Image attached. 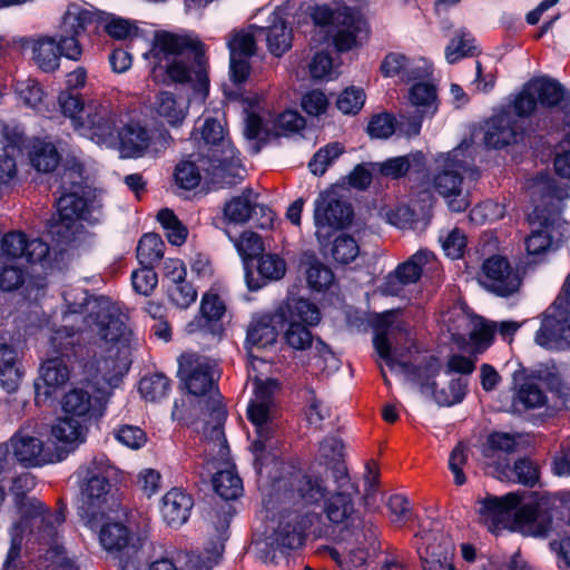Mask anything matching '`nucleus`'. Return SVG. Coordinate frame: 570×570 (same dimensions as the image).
<instances>
[{
	"label": "nucleus",
	"instance_id": "f257e3e1",
	"mask_svg": "<svg viewBox=\"0 0 570 570\" xmlns=\"http://www.w3.org/2000/svg\"><path fill=\"white\" fill-rule=\"evenodd\" d=\"M87 337L94 346L92 355L83 362L86 379L99 384L111 383L128 372L131 331L122 321L119 308L108 298L87 303Z\"/></svg>",
	"mask_w": 570,
	"mask_h": 570
},
{
	"label": "nucleus",
	"instance_id": "f03ea898",
	"mask_svg": "<svg viewBox=\"0 0 570 570\" xmlns=\"http://www.w3.org/2000/svg\"><path fill=\"white\" fill-rule=\"evenodd\" d=\"M311 23L321 36H370L371 24L360 6H350L344 1L312 3L306 7L304 17L297 14L291 0L276 6L267 18L266 26L249 24L247 28L233 29L227 36H294V24Z\"/></svg>",
	"mask_w": 570,
	"mask_h": 570
},
{
	"label": "nucleus",
	"instance_id": "7ed1b4c3",
	"mask_svg": "<svg viewBox=\"0 0 570 570\" xmlns=\"http://www.w3.org/2000/svg\"><path fill=\"white\" fill-rule=\"evenodd\" d=\"M527 190L534 204V209L528 215V220L532 227L537 226L538 228L531 230L525 239V246L529 254L539 255L557 248L562 240V233L554 225L559 220V204L568 197V193L548 175H540L529 180Z\"/></svg>",
	"mask_w": 570,
	"mask_h": 570
},
{
	"label": "nucleus",
	"instance_id": "20e7f679",
	"mask_svg": "<svg viewBox=\"0 0 570 570\" xmlns=\"http://www.w3.org/2000/svg\"><path fill=\"white\" fill-rule=\"evenodd\" d=\"M521 500V495L515 492L503 497L487 494L478 500L479 521L491 532L509 529L528 535H546L551 525V517L533 504H525L518 509Z\"/></svg>",
	"mask_w": 570,
	"mask_h": 570
},
{
	"label": "nucleus",
	"instance_id": "39448f33",
	"mask_svg": "<svg viewBox=\"0 0 570 570\" xmlns=\"http://www.w3.org/2000/svg\"><path fill=\"white\" fill-rule=\"evenodd\" d=\"M402 309H391L377 316L374 330V346L380 357L391 370L399 368L407 380L420 385L424 393L432 389V381L440 373L441 363L432 356H424L416 364L404 358L397 348L392 351V345L397 343V336L406 333L405 323L399 320Z\"/></svg>",
	"mask_w": 570,
	"mask_h": 570
},
{
	"label": "nucleus",
	"instance_id": "423d86ee",
	"mask_svg": "<svg viewBox=\"0 0 570 570\" xmlns=\"http://www.w3.org/2000/svg\"><path fill=\"white\" fill-rule=\"evenodd\" d=\"M149 53L159 59L173 56L174 60L166 69L168 77L179 83L195 80V90L207 95V58L200 41L193 38H154Z\"/></svg>",
	"mask_w": 570,
	"mask_h": 570
},
{
	"label": "nucleus",
	"instance_id": "0eeeda50",
	"mask_svg": "<svg viewBox=\"0 0 570 570\" xmlns=\"http://www.w3.org/2000/svg\"><path fill=\"white\" fill-rule=\"evenodd\" d=\"M112 466L105 458H95L80 487V515L90 525L102 520L119 505L117 489L110 483Z\"/></svg>",
	"mask_w": 570,
	"mask_h": 570
},
{
	"label": "nucleus",
	"instance_id": "6e6552de",
	"mask_svg": "<svg viewBox=\"0 0 570 570\" xmlns=\"http://www.w3.org/2000/svg\"><path fill=\"white\" fill-rule=\"evenodd\" d=\"M465 176L476 179L479 171L473 167L471 157L463 149L455 148L442 158L441 168L433 177L434 191L443 197L450 210L455 213L464 212L471 205L469 191L463 187Z\"/></svg>",
	"mask_w": 570,
	"mask_h": 570
},
{
	"label": "nucleus",
	"instance_id": "1a4fd4ad",
	"mask_svg": "<svg viewBox=\"0 0 570 570\" xmlns=\"http://www.w3.org/2000/svg\"><path fill=\"white\" fill-rule=\"evenodd\" d=\"M255 399L248 405V419L256 428L257 438L252 444L256 455V462L261 461L264 453L275 449V433L277 423L275 420L274 393L278 389V382L274 379H254Z\"/></svg>",
	"mask_w": 570,
	"mask_h": 570
},
{
	"label": "nucleus",
	"instance_id": "9d476101",
	"mask_svg": "<svg viewBox=\"0 0 570 570\" xmlns=\"http://www.w3.org/2000/svg\"><path fill=\"white\" fill-rule=\"evenodd\" d=\"M277 316L286 326L284 340L295 351L311 348L314 337L309 326L318 324L321 314L315 304L308 299L289 296L277 307Z\"/></svg>",
	"mask_w": 570,
	"mask_h": 570
},
{
	"label": "nucleus",
	"instance_id": "9b49d317",
	"mask_svg": "<svg viewBox=\"0 0 570 570\" xmlns=\"http://www.w3.org/2000/svg\"><path fill=\"white\" fill-rule=\"evenodd\" d=\"M334 490L324 503V513L328 521L354 531L362 524L354 507V497L358 493L357 487L352 483L347 466L336 463L333 468Z\"/></svg>",
	"mask_w": 570,
	"mask_h": 570
},
{
	"label": "nucleus",
	"instance_id": "f8f14e48",
	"mask_svg": "<svg viewBox=\"0 0 570 570\" xmlns=\"http://www.w3.org/2000/svg\"><path fill=\"white\" fill-rule=\"evenodd\" d=\"M203 453L204 461L227 464L229 448L224 433L226 411L218 399L210 396L203 410Z\"/></svg>",
	"mask_w": 570,
	"mask_h": 570
},
{
	"label": "nucleus",
	"instance_id": "ddd939ff",
	"mask_svg": "<svg viewBox=\"0 0 570 570\" xmlns=\"http://www.w3.org/2000/svg\"><path fill=\"white\" fill-rule=\"evenodd\" d=\"M37 425L35 421H27L9 441L13 456L24 466H40L62 459L45 448L36 431Z\"/></svg>",
	"mask_w": 570,
	"mask_h": 570
},
{
	"label": "nucleus",
	"instance_id": "4468645a",
	"mask_svg": "<svg viewBox=\"0 0 570 570\" xmlns=\"http://www.w3.org/2000/svg\"><path fill=\"white\" fill-rule=\"evenodd\" d=\"M291 487V491L284 493V499L293 503L299 500L307 504L318 503L334 490L330 468H323L322 463L306 474L297 475Z\"/></svg>",
	"mask_w": 570,
	"mask_h": 570
},
{
	"label": "nucleus",
	"instance_id": "2eb2a0df",
	"mask_svg": "<svg viewBox=\"0 0 570 570\" xmlns=\"http://www.w3.org/2000/svg\"><path fill=\"white\" fill-rule=\"evenodd\" d=\"M409 100L416 109L413 115L400 112L399 130L411 137L420 132L422 119L438 110L436 87L430 82H417L409 90Z\"/></svg>",
	"mask_w": 570,
	"mask_h": 570
},
{
	"label": "nucleus",
	"instance_id": "dca6fc26",
	"mask_svg": "<svg viewBox=\"0 0 570 570\" xmlns=\"http://www.w3.org/2000/svg\"><path fill=\"white\" fill-rule=\"evenodd\" d=\"M434 258L430 250H417L385 277L380 287L381 293L386 296H400L405 286L416 284L421 279L425 266Z\"/></svg>",
	"mask_w": 570,
	"mask_h": 570
},
{
	"label": "nucleus",
	"instance_id": "f3484780",
	"mask_svg": "<svg viewBox=\"0 0 570 570\" xmlns=\"http://www.w3.org/2000/svg\"><path fill=\"white\" fill-rule=\"evenodd\" d=\"M178 374L188 392L193 395H206L216 387L217 370L209 362L197 355H181Z\"/></svg>",
	"mask_w": 570,
	"mask_h": 570
},
{
	"label": "nucleus",
	"instance_id": "a211bd4d",
	"mask_svg": "<svg viewBox=\"0 0 570 570\" xmlns=\"http://www.w3.org/2000/svg\"><path fill=\"white\" fill-rule=\"evenodd\" d=\"M481 283L487 289L499 296H510L519 291L522 278L507 258L494 255L482 264Z\"/></svg>",
	"mask_w": 570,
	"mask_h": 570
},
{
	"label": "nucleus",
	"instance_id": "6ab92c4d",
	"mask_svg": "<svg viewBox=\"0 0 570 570\" xmlns=\"http://www.w3.org/2000/svg\"><path fill=\"white\" fill-rule=\"evenodd\" d=\"M232 518V507L222 504L214 507L207 512L208 522L215 528L218 533V541L214 543L213 548L207 549L203 556H194L188 560L190 570H210L217 564L224 551L223 534L229 527Z\"/></svg>",
	"mask_w": 570,
	"mask_h": 570
},
{
	"label": "nucleus",
	"instance_id": "aec40b11",
	"mask_svg": "<svg viewBox=\"0 0 570 570\" xmlns=\"http://www.w3.org/2000/svg\"><path fill=\"white\" fill-rule=\"evenodd\" d=\"M120 17L116 13L101 10L99 18V36H195L193 32L186 31L178 33L174 31L159 29L156 24L141 22Z\"/></svg>",
	"mask_w": 570,
	"mask_h": 570
},
{
	"label": "nucleus",
	"instance_id": "412c9836",
	"mask_svg": "<svg viewBox=\"0 0 570 570\" xmlns=\"http://www.w3.org/2000/svg\"><path fill=\"white\" fill-rule=\"evenodd\" d=\"M535 342L547 348L570 347V311L549 308L543 315Z\"/></svg>",
	"mask_w": 570,
	"mask_h": 570
},
{
	"label": "nucleus",
	"instance_id": "4be33fe9",
	"mask_svg": "<svg viewBox=\"0 0 570 570\" xmlns=\"http://www.w3.org/2000/svg\"><path fill=\"white\" fill-rule=\"evenodd\" d=\"M1 253L9 258H26L35 264L45 262L50 247L41 238H28L23 232L12 230L2 236Z\"/></svg>",
	"mask_w": 570,
	"mask_h": 570
},
{
	"label": "nucleus",
	"instance_id": "5701e85b",
	"mask_svg": "<svg viewBox=\"0 0 570 570\" xmlns=\"http://www.w3.org/2000/svg\"><path fill=\"white\" fill-rule=\"evenodd\" d=\"M100 9L68 3L59 24L60 36H99Z\"/></svg>",
	"mask_w": 570,
	"mask_h": 570
},
{
	"label": "nucleus",
	"instance_id": "b1692460",
	"mask_svg": "<svg viewBox=\"0 0 570 570\" xmlns=\"http://www.w3.org/2000/svg\"><path fill=\"white\" fill-rule=\"evenodd\" d=\"M253 198H256V195L252 188H245L240 195L230 198L224 205V220L227 224L244 225L250 219L253 212L258 207L264 217V222L259 224V227L266 228L272 226L273 212L266 206H258Z\"/></svg>",
	"mask_w": 570,
	"mask_h": 570
},
{
	"label": "nucleus",
	"instance_id": "393cba45",
	"mask_svg": "<svg viewBox=\"0 0 570 570\" xmlns=\"http://www.w3.org/2000/svg\"><path fill=\"white\" fill-rule=\"evenodd\" d=\"M117 115L108 105L90 102L85 110V117L79 127L88 130L90 139L104 142L112 137L117 126Z\"/></svg>",
	"mask_w": 570,
	"mask_h": 570
},
{
	"label": "nucleus",
	"instance_id": "a878e982",
	"mask_svg": "<svg viewBox=\"0 0 570 570\" xmlns=\"http://www.w3.org/2000/svg\"><path fill=\"white\" fill-rule=\"evenodd\" d=\"M521 134L522 126L515 115L502 111L488 121L484 142L488 147L499 149L515 142Z\"/></svg>",
	"mask_w": 570,
	"mask_h": 570
},
{
	"label": "nucleus",
	"instance_id": "bb28decb",
	"mask_svg": "<svg viewBox=\"0 0 570 570\" xmlns=\"http://www.w3.org/2000/svg\"><path fill=\"white\" fill-rule=\"evenodd\" d=\"M46 286L43 276L30 274L20 266L6 265L0 269V288L4 292L21 289L24 296L37 298Z\"/></svg>",
	"mask_w": 570,
	"mask_h": 570
},
{
	"label": "nucleus",
	"instance_id": "cd10ccee",
	"mask_svg": "<svg viewBox=\"0 0 570 570\" xmlns=\"http://www.w3.org/2000/svg\"><path fill=\"white\" fill-rule=\"evenodd\" d=\"M69 360L61 356H52L47 358L40 366V380L43 382L46 390L41 393L39 382L35 383L36 401L41 400V395L46 400L51 395V389L56 390L65 386L70 380L71 368Z\"/></svg>",
	"mask_w": 570,
	"mask_h": 570
},
{
	"label": "nucleus",
	"instance_id": "c85d7f7f",
	"mask_svg": "<svg viewBox=\"0 0 570 570\" xmlns=\"http://www.w3.org/2000/svg\"><path fill=\"white\" fill-rule=\"evenodd\" d=\"M230 79L234 83L245 82L250 73L249 59L256 52L255 38H230Z\"/></svg>",
	"mask_w": 570,
	"mask_h": 570
},
{
	"label": "nucleus",
	"instance_id": "c756f323",
	"mask_svg": "<svg viewBox=\"0 0 570 570\" xmlns=\"http://www.w3.org/2000/svg\"><path fill=\"white\" fill-rule=\"evenodd\" d=\"M3 154L0 155V184H9L17 176L16 157L24 145V137L16 128L2 127Z\"/></svg>",
	"mask_w": 570,
	"mask_h": 570
},
{
	"label": "nucleus",
	"instance_id": "7c9ffc66",
	"mask_svg": "<svg viewBox=\"0 0 570 570\" xmlns=\"http://www.w3.org/2000/svg\"><path fill=\"white\" fill-rule=\"evenodd\" d=\"M59 509L57 512L51 513L50 511L38 519V521L30 524V533L35 540L39 543L48 546L49 549L46 553V559L53 558L55 554L51 552L52 549L58 548L60 554H63V549L55 543L57 537V525L65 522V505L59 501Z\"/></svg>",
	"mask_w": 570,
	"mask_h": 570
},
{
	"label": "nucleus",
	"instance_id": "2f4dec72",
	"mask_svg": "<svg viewBox=\"0 0 570 570\" xmlns=\"http://www.w3.org/2000/svg\"><path fill=\"white\" fill-rule=\"evenodd\" d=\"M306 527V518L297 512L282 517L272 544L289 550L301 547L305 539Z\"/></svg>",
	"mask_w": 570,
	"mask_h": 570
},
{
	"label": "nucleus",
	"instance_id": "473e14b6",
	"mask_svg": "<svg viewBox=\"0 0 570 570\" xmlns=\"http://www.w3.org/2000/svg\"><path fill=\"white\" fill-rule=\"evenodd\" d=\"M205 465L208 472H210V465L217 469V472L213 475L212 483L215 492L222 499L226 501L236 500L243 493V481L234 471V468L230 466L229 458L227 459V464L218 461L209 463L205 461Z\"/></svg>",
	"mask_w": 570,
	"mask_h": 570
},
{
	"label": "nucleus",
	"instance_id": "72a5a7b5",
	"mask_svg": "<svg viewBox=\"0 0 570 570\" xmlns=\"http://www.w3.org/2000/svg\"><path fill=\"white\" fill-rule=\"evenodd\" d=\"M298 269L304 273L308 286L315 291H325L334 282L332 269L323 264L314 252L306 250L301 254Z\"/></svg>",
	"mask_w": 570,
	"mask_h": 570
},
{
	"label": "nucleus",
	"instance_id": "f704fd0d",
	"mask_svg": "<svg viewBox=\"0 0 570 570\" xmlns=\"http://www.w3.org/2000/svg\"><path fill=\"white\" fill-rule=\"evenodd\" d=\"M85 327L82 330H75L72 326H61L53 331L50 338L52 352L56 356H61L66 360L77 357L82 348L81 341L87 338V324L83 321Z\"/></svg>",
	"mask_w": 570,
	"mask_h": 570
},
{
	"label": "nucleus",
	"instance_id": "c9c22d12",
	"mask_svg": "<svg viewBox=\"0 0 570 570\" xmlns=\"http://www.w3.org/2000/svg\"><path fill=\"white\" fill-rule=\"evenodd\" d=\"M29 484H32V478L29 474H22L14 480L12 492L21 519L26 522L30 521L31 524L48 513L49 510L38 499L27 494L26 489Z\"/></svg>",
	"mask_w": 570,
	"mask_h": 570
},
{
	"label": "nucleus",
	"instance_id": "e433bc0d",
	"mask_svg": "<svg viewBox=\"0 0 570 570\" xmlns=\"http://www.w3.org/2000/svg\"><path fill=\"white\" fill-rule=\"evenodd\" d=\"M278 324L282 321L277 316V309L274 314L254 317L247 327V343L258 348L274 345L278 337Z\"/></svg>",
	"mask_w": 570,
	"mask_h": 570
},
{
	"label": "nucleus",
	"instance_id": "4c0bfd02",
	"mask_svg": "<svg viewBox=\"0 0 570 570\" xmlns=\"http://www.w3.org/2000/svg\"><path fill=\"white\" fill-rule=\"evenodd\" d=\"M314 216L323 217L336 228H344L352 222L353 208L351 204L336 198L333 194H325L321 195Z\"/></svg>",
	"mask_w": 570,
	"mask_h": 570
},
{
	"label": "nucleus",
	"instance_id": "58836bf2",
	"mask_svg": "<svg viewBox=\"0 0 570 570\" xmlns=\"http://www.w3.org/2000/svg\"><path fill=\"white\" fill-rule=\"evenodd\" d=\"M193 504L189 494L179 489H171L163 498V517L169 525H181L186 522Z\"/></svg>",
	"mask_w": 570,
	"mask_h": 570
},
{
	"label": "nucleus",
	"instance_id": "ea45409f",
	"mask_svg": "<svg viewBox=\"0 0 570 570\" xmlns=\"http://www.w3.org/2000/svg\"><path fill=\"white\" fill-rule=\"evenodd\" d=\"M22 371L17 351L6 343H0V385L8 393L18 390Z\"/></svg>",
	"mask_w": 570,
	"mask_h": 570
},
{
	"label": "nucleus",
	"instance_id": "a19ab883",
	"mask_svg": "<svg viewBox=\"0 0 570 570\" xmlns=\"http://www.w3.org/2000/svg\"><path fill=\"white\" fill-rule=\"evenodd\" d=\"M432 389L430 392L432 393L436 403L441 406H451L453 404L460 403L464 395L466 389V382L462 379L450 377V375L444 374L438 379V381H432Z\"/></svg>",
	"mask_w": 570,
	"mask_h": 570
},
{
	"label": "nucleus",
	"instance_id": "79ce46f5",
	"mask_svg": "<svg viewBox=\"0 0 570 570\" xmlns=\"http://www.w3.org/2000/svg\"><path fill=\"white\" fill-rule=\"evenodd\" d=\"M200 313L205 322L202 326L213 335L222 336L224 326L220 321L226 313V304L220 296L206 293L202 298Z\"/></svg>",
	"mask_w": 570,
	"mask_h": 570
},
{
	"label": "nucleus",
	"instance_id": "37998d69",
	"mask_svg": "<svg viewBox=\"0 0 570 570\" xmlns=\"http://www.w3.org/2000/svg\"><path fill=\"white\" fill-rule=\"evenodd\" d=\"M99 539L102 547L108 551L134 550L135 544H130L132 535L130 530L121 522H108L102 525L99 532Z\"/></svg>",
	"mask_w": 570,
	"mask_h": 570
},
{
	"label": "nucleus",
	"instance_id": "c03bdc74",
	"mask_svg": "<svg viewBox=\"0 0 570 570\" xmlns=\"http://www.w3.org/2000/svg\"><path fill=\"white\" fill-rule=\"evenodd\" d=\"M120 151L125 157L140 156L149 146V135L139 124H128L119 132Z\"/></svg>",
	"mask_w": 570,
	"mask_h": 570
},
{
	"label": "nucleus",
	"instance_id": "a18cd8bd",
	"mask_svg": "<svg viewBox=\"0 0 570 570\" xmlns=\"http://www.w3.org/2000/svg\"><path fill=\"white\" fill-rule=\"evenodd\" d=\"M424 164V155L421 151H417L405 156L390 158L381 164H377V166L382 176L391 179H399L404 177L411 167H417L419 169H422Z\"/></svg>",
	"mask_w": 570,
	"mask_h": 570
},
{
	"label": "nucleus",
	"instance_id": "49530a36",
	"mask_svg": "<svg viewBox=\"0 0 570 570\" xmlns=\"http://www.w3.org/2000/svg\"><path fill=\"white\" fill-rule=\"evenodd\" d=\"M528 89L531 90L540 105L543 107H554L563 99V87L556 80L539 77L528 82Z\"/></svg>",
	"mask_w": 570,
	"mask_h": 570
},
{
	"label": "nucleus",
	"instance_id": "de8ad7c7",
	"mask_svg": "<svg viewBox=\"0 0 570 570\" xmlns=\"http://www.w3.org/2000/svg\"><path fill=\"white\" fill-rule=\"evenodd\" d=\"M243 167L238 158L216 160L208 169L213 184L219 187H233L243 179Z\"/></svg>",
	"mask_w": 570,
	"mask_h": 570
},
{
	"label": "nucleus",
	"instance_id": "09e8293b",
	"mask_svg": "<svg viewBox=\"0 0 570 570\" xmlns=\"http://www.w3.org/2000/svg\"><path fill=\"white\" fill-rule=\"evenodd\" d=\"M33 59L45 71H53L59 67V48L56 38H38L31 43Z\"/></svg>",
	"mask_w": 570,
	"mask_h": 570
},
{
	"label": "nucleus",
	"instance_id": "8fccbe9b",
	"mask_svg": "<svg viewBox=\"0 0 570 570\" xmlns=\"http://www.w3.org/2000/svg\"><path fill=\"white\" fill-rule=\"evenodd\" d=\"M153 106L157 115L165 118L171 126L181 124L187 114L186 107H183L176 100L174 94L168 91L159 92Z\"/></svg>",
	"mask_w": 570,
	"mask_h": 570
},
{
	"label": "nucleus",
	"instance_id": "3c124183",
	"mask_svg": "<svg viewBox=\"0 0 570 570\" xmlns=\"http://www.w3.org/2000/svg\"><path fill=\"white\" fill-rule=\"evenodd\" d=\"M57 213L70 220L81 222L89 214L88 200L78 191L62 193L57 200Z\"/></svg>",
	"mask_w": 570,
	"mask_h": 570
},
{
	"label": "nucleus",
	"instance_id": "603ef678",
	"mask_svg": "<svg viewBox=\"0 0 570 570\" xmlns=\"http://www.w3.org/2000/svg\"><path fill=\"white\" fill-rule=\"evenodd\" d=\"M165 244L155 233L145 234L137 246V258L141 266H155L164 256Z\"/></svg>",
	"mask_w": 570,
	"mask_h": 570
},
{
	"label": "nucleus",
	"instance_id": "864d4df0",
	"mask_svg": "<svg viewBox=\"0 0 570 570\" xmlns=\"http://www.w3.org/2000/svg\"><path fill=\"white\" fill-rule=\"evenodd\" d=\"M60 156L50 142L36 141L30 151L31 165L41 173L52 171L59 164Z\"/></svg>",
	"mask_w": 570,
	"mask_h": 570
},
{
	"label": "nucleus",
	"instance_id": "5fc2aeb1",
	"mask_svg": "<svg viewBox=\"0 0 570 570\" xmlns=\"http://www.w3.org/2000/svg\"><path fill=\"white\" fill-rule=\"evenodd\" d=\"M83 225L75 219L58 215L48 222V230L50 235L61 244H70L76 240L77 236L82 232Z\"/></svg>",
	"mask_w": 570,
	"mask_h": 570
},
{
	"label": "nucleus",
	"instance_id": "6e6d98bb",
	"mask_svg": "<svg viewBox=\"0 0 570 570\" xmlns=\"http://www.w3.org/2000/svg\"><path fill=\"white\" fill-rule=\"evenodd\" d=\"M305 124V119L297 111L286 110L274 119L272 129H266V136H287L303 129Z\"/></svg>",
	"mask_w": 570,
	"mask_h": 570
},
{
	"label": "nucleus",
	"instance_id": "4d7b16f0",
	"mask_svg": "<svg viewBox=\"0 0 570 570\" xmlns=\"http://www.w3.org/2000/svg\"><path fill=\"white\" fill-rule=\"evenodd\" d=\"M546 396L543 392L533 383L521 385L513 397L512 406L514 411L522 412L544 404Z\"/></svg>",
	"mask_w": 570,
	"mask_h": 570
},
{
	"label": "nucleus",
	"instance_id": "13d9d810",
	"mask_svg": "<svg viewBox=\"0 0 570 570\" xmlns=\"http://www.w3.org/2000/svg\"><path fill=\"white\" fill-rule=\"evenodd\" d=\"M235 246L247 267L249 266L250 261L261 256L264 252V245L261 236L252 230L243 232L239 238L235 240Z\"/></svg>",
	"mask_w": 570,
	"mask_h": 570
},
{
	"label": "nucleus",
	"instance_id": "bf43d9fd",
	"mask_svg": "<svg viewBox=\"0 0 570 570\" xmlns=\"http://www.w3.org/2000/svg\"><path fill=\"white\" fill-rule=\"evenodd\" d=\"M91 405V395L83 390L75 389L65 395L63 410L72 417L87 415Z\"/></svg>",
	"mask_w": 570,
	"mask_h": 570
},
{
	"label": "nucleus",
	"instance_id": "052dcab7",
	"mask_svg": "<svg viewBox=\"0 0 570 570\" xmlns=\"http://www.w3.org/2000/svg\"><path fill=\"white\" fill-rule=\"evenodd\" d=\"M343 450V442L336 438H327L320 445V455L324 460L320 463L323 464V468H330L332 479L333 468L336 463H342L344 466H346Z\"/></svg>",
	"mask_w": 570,
	"mask_h": 570
},
{
	"label": "nucleus",
	"instance_id": "680f3d73",
	"mask_svg": "<svg viewBox=\"0 0 570 570\" xmlns=\"http://www.w3.org/2000/svg\"><path fill=\"white\" fill-rule=\"evenodd\" d=\"M343 153L344 147L338 142L328 144L324 148H321L308 164L312 174L316 176L324 175L332 161Z\"/></svg>",
	"mask_w": 570,
	"mask_h": 570
},
{
	"label": "nucleus",
	"instance_id": "e2e57ef3",
	"mask_svg": "<svg viewBox=\"0 0 570 570\" xmlns=\"http://www.w3.org/2000/svg\"><path fill=\"white\" fill-rule=\"evenodd\" d=\"M52 435L61 442L72 443L82 436L83 428L78 419L65 416L57 421L51 429Z\"/></svg>",
	"mask_w": 570,
	"mask_h": 570
},
{
	"label": "nucleus",
	"instance_id": "0e129e2a",
	"mask_svg": "<svg viewBox=\"0 0 570 570\" xmlns=\"http://www.w3.org/2000/svg\"><path fill=\"white\" fill-rule=\"evenodd\" d=\"M331 254L337 263L348 264L358 255V245L353 237L342 234L334 239Z\"/></svg>",
	"mask_w": 570,
	"mask_h": 570
},
{
	"label": "nucleus",
	"instance_id": "69168bd1",
	"mask_svg": "<svg viewBox=\"0 0 570 570\" xmlns=\"http://www.w3.org/2000/svg\"><path fill=\"white\" fill-rule=\"evenodd\" d=\"M169 387V380L163 374H155L144 377L139 382V391L141 395L151 402H155L166 395Z\"/></svg>",
	"mask_w": 570,
	"mask_h": 570
},
{
	"label": "nucleus",
	"instance_id": "338daca9",
	"mask_svg": "<svg viewBox=\"0 0 570 570\" xmlns=\"http://www.w3.org/2000/svg\"><path fill=\"white\" fill-rule=\"evenodd\" d=\"M257 271L266 279H281L286 272V264L276 254H262L258 258Z\"/></svg>",
	"mask_w": 570,
	"mask_h": 570
},
{
	"label": "nucleus",
	"instance_id": "774afa93",
	"mask_svg": "<svg viewBox=\"0 0 570 570\" xmlns=\"http://www.w3.org/2000/svg\"><path fill=\"white\" fill-rule=\"evenodd\" d=\"M399 120H395L391 114L383 112L371 118L367 125V132L373 138H389L399 127Z\"/></svg>",
	"mask_w": 570,
	"mask_h": 570
}]
</instances>
